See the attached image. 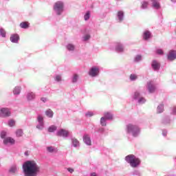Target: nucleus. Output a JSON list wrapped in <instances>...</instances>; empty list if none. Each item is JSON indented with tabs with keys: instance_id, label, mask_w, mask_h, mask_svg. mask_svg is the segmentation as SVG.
<instances>
[{
	"instance_id": "37",
	"label": "nucleus",
	"mask_w": 176,
	"mask_h": 176,
	"mask_svg": "<svg viewBox=\"0 0 176 176\" xmlns=\"http://www.w3.org/2000/svg\"><path fill=\"white\" fill-rule=\"evenodd\" d=\"M138 97H140V92H138V91L135 92L133 98L135 100H137V98H138Z\"/></svg>"
},
{
	"instance_id": "14",
	"label": "nucleus",
	"mask_w": 176,
	"mask_h": 176,
	"mask_svg": "<svg viewBox=\"0 0 176 176\" xmlns=\"http://www.w3.org/2000/svg\"><path fill=\"white\" fill-rule=\"evenodd\" d=\"M151 65H152L153 69H155V71H156V70L159 69V68H160V65L156 60H153Z\"/></svg>"
},
{
	"instance_id": "29",
	"label": "nucleus",
	"mask_w": 176,
	"mask_h": 176,
	"mask_svg": "<svg viewBox=\"0 0 176 176\" xmlns=\"http://www.w3.org/2000/svg\"><path fill=\"white\" fill-rule=\"evenodd\" d=\"M16 137H22L23 136V130L18 129L16 132Z\"/></svg>"
},
{
	"instance_id": "40",
	"label": "nucleus",
	"mask_w": 176,
	"mask_h": 176,
	"mask_svg": "<svg viewBox=\"0 0 176 176\" xmlns=\"http://www.w3.org/2000/svg\"><path fill=\"white\" fill-rule=\"evenodd\" d=\"M1 138H5V137H6V131H1Z\"/></svg>"
},
{
	"instance_id": "3",
	"label": "nucleus",
	"mask_w": 176,
	"mask_h": 176,
	"mask_svg": "<svg viewBox=\"0 0 176 176\" xmlns=\"http://www.w3.org/2000/svg\"><path fill=\"white\" fill-rule=\"evenodd\" d=\"M140 129L137 125H133L129 124L126 125V133L128 134H132L133 137H138L140 134Z\"/></svg>"
},
{
	"instance_id": "34",
	"label": "nucleus",
	"mask_w": 176,
	"mask_h": 176,
	"mask_svg": "<svg viewBox=\"0 0 176 176\" xmlns=\"http://www.w3.org/2000/svg\"><path fill=\"white\" fill-rule=\"evenodd\" d=\"M8 124L10 127H13V126H14V124H16V122H14V120H11L9 121Z\"/></svg>"
},
{
	"instance_id": "45",
	"label": "nucleus",
	"mask_w": 176,
	"mask_h": 176,
	"mask_svg": "<svg viewBox=\"0 0 176 176\" xmlns=\"http://www.w3.org/2000/svg\"><path fill=\"white\" fill-rule=\"evenodd\" d=\"M67 171H69V173H71V174H72V173H74V168H67Z\"/></svg>"
},
{
	"instance_id": "2",
	"label": "nucleus",
	"mask_w": 176,
	"mask_h": 176,
	"mask_svg": "<svg viewBox=\"0 0 176 176\" xmlns=\"http://www.w3.org/2000/svg\"><path fill=\"white\" fill-rule=\"evenodd\" d=\"M126 162L130 164V166L133 168L138 167L141 164V160L138 157H135L134 155H129L125 157Z\"/></svg>"
},
{
	"instance_id": "22",
	"label": "nucleus",
	"mask_w": 176,
	"mask_h": 176,
	"mask_svg": "<svg viewBox=\"0 0 176 176\" xmlns=\"http://www.w3.org/2000/svg\"><path fill=\"white\" fill-rule=\"evenodd\" d=\"M57 130V126H54V125H52L51 126H50L48 128V131L50 133H53V131H56Z\"/></svg>"
},
{
	"instance_id": "1",
	"label": "nucleus",
	"mask_w": 176,
	"mask_h": 176,
	"mask_svg": "<svg viewBox=\"0 0 176 176\" xmlns=\"http://www.w3.org/2000/svg\"><path fill=\"white\" fill-rule=\"evenodd\" d=\"M25 176H36L41 171V166L35 161H28L23 165Z\"/></svg>"
},
{
	"instance_id": "47",
	"label": "nucleus",
	"mask_w": 176,
	"mask_h": 176,
	"mask_svg": "<svg viewBox=\"0 0 176 176\" xmlns=\"http://www.w3.org/2000/svg\"><path fill=\"white\" fill-rule=\"evenodd\" d=\"M41 101H43V102H46V98H42Z\"/></svg>"
},
{
	"instance_id": "20",
	"label": "nucleus",
	"mask_w": 176,
	"mask_h": 176,
	"mask_svg": "<svg viewBox=\"0 0 176 176\" xmlns=\"http://www.w3.org/2000/svg\"><path fill=\"white\" fill-rule=\"evenodd\" d=\"M123 16H124L123 11H118V17L120 21H122L123 20Z\"/></svg>"
},
{
	"instance_id": "9",
	"label": "nucleus",
	"mask_w": 176,
	"mask_h": 176,
	"mask_svg": "<svg viewBox=\"0 0 176 176\" xmlns=\"http://www.w3.org/2000/svg\"><path fill=\"white\" fill-rule=\"evenodd\" d=\"M10 39L12 43H17V42H19V39H20V36L17 34H13L11 35Z\"/></svg>"
},
{
	"instance_id": "41",
	"label": "nucleus",
	"mask_w": 176,
	"mask_h": 176,
	"mask_svg": "<svg viewBox=\"0 0 176 176\" xmlns=\"http://www.w3.org/2000/svg\"><path fill=\"white\" fill-rule=\"evenodd\" d=\"M141 58H142L141 55H138V56L135 57V61H140Z\"/></svg>"
},
{
	"instance_id": "43",
	"label": "nucleus",
	"mask_w": 176,
	"mask_h": 176,
	"mask_svg": "<svg viewBox=\"0 0 176 176\" xmlns=\"http://www.w3.org/2000/svg\"><path fill=\"white\" fill-rule=\"evenodd\" d=\"M94 115L93 112L89 111L86 113V116H88L89 118H91V116H93Z\"/></svg>"
},
{
	"instance_id": "23",
	"label": "nucleus",
	"mask_w": 176,
	"mask_h": 176,
	"mask_svg": "<svg viewBox=\"0 0 176 176\" xmlns=\"http://www.w3.org/2000/svg\"><path fill=\"white\" fill-rule=\"evenodd\" d=\"M16 171H17V167L16 166H12L9 170V172L10 173V174H14Z\"/></svg>"
},
{
	"instance_id": "4",
	"label": "nucleus",
	"mask_w": 176,
	"mask_h": 176,
	"mask_svg": "<svg viewBox=\"0 0 176 176\" xmlns=\"http://www.w3.org/2000/svg\"><path fill=\"white\" fill-rule=\"evenodd\" d=\"M64 10V3L62 1H57L54 6V10H56L57 14L60 15Z\"/></svg>"
},
{
	"instance_id": "28",
	"label": "nucleus",
	"mask_w": 176,
	"mask_h": 176,
	"mask_svg": "<svg viewBox=\"0 0 176 176\" xmlns=\"http://www.w3.org/2000/svg\"><path fill=\"white\" fill-rule=\"evenodd\" d=\"M107 122V120L105 119V118L102 117L100 118V124L102 126H107V122Z\"/></svg>"
},
{
	"instance_id": "25",
	"label": "nucleus",
	"mask_w": 176,
	"mask_h": 176,
	"mask_svg": "<svg viewBox=\"0 0 176 176\" xmlns=\"http://www.w3.org/2000/svg\"><path fill=\"white\" fill-rule=\"evenodd\" d=\"M45 115H47L48 118H53V111L50 109H48L46 111Z\"/></svg>"
},
{
	"instance_id": "38",
	"label": "nucleus",
	"mask_w": 176,
	"mask_h": 176,
	"mask_svg": "<svg viewBox=\"0 0 176 176\" xmlns=\"http://www.w3.org/2000/svg\"><path fill=\"white\" fill-rule=\"evenodd\" d=\"M138 102L140 103V104H144V102H145V98H140V99H139V100H138Z\"/></svg>"
},
{
	"instance_id": "32",
	"label": "nucleus",
	"mask_w": 176,
	"mask_h": 176,
	"mask_svg": "<svg viewBox=\"0 0 176 176\" xmlns=\"http://www.w3.org/2000/svg\"><path fill=\"white\" fill-rule=\"evenodd\" d=\"M67 49H68L69 50H75V46L72 44H69L67 46Z\"/></svg>"
},
{
	"instance_id": "30",
	"label": "nucleus",
	"mask_w": 176,
	"mask_h": 176,
	"mask_svg": "<svg viewBox=\"0 0 176 176\" xmlns=\"http://www.w3.org/2000/svg\"><path fill=\"white\" fill-rule=\"evenodd\" d=\"M84 19L85 21L89 20L90 19V11H87L86 14L84 16Z\"/></svg>"
},
{
	"instance_id": "12",
	"label": "nucleus",
	"mask_w": 176,
	"mask_h": 176,
	"mask_svg": "<svg viewBox=\"0 0 176 176\" xmlns=\"http://www.w3.org/2000/svg\"><path fill=\"white\" fill-rule=\"evenodd\" d=\"M83 141L87 145H91V140L88 135H85L83 136Z\"/></svg>"
},
{
	"instance_id": "8",
	"label": "nucleus",
	"mask_w": 176,
	"mask_h": 176,
	"mask_svg": "<svg viewBox=\"0 0 176 176\" xmlns=\"http://www.w3.org/2000/svg\"><path fill=\"white\" fill-rule=\"evenodd\" d=\"M14 142H16L14 139L11 137L6 138L3 140V144L5 145H8V144H10V145H14Z\"/></svg>"
},
{
	"instance_id": "48",
	"label": "nucleus",
	"mask_w": 176,
	"mask_h": 176,
	"mask_svg": "<svg viewBox=\"0 0 176 176\" xmlns=\"http://www.w3.org/2000/svg\"><path fill=\"white\" fill-rule=\"evenodd\" d=\"M175 113H176V109H173V115H175Z\"/></svg>"
},
{
	"instance_id": "26",
	"label": "nucleus",
	"mask_w": 176,
	"mask_h": 176,
	"mask_svg": "<svg viewBox=\"0 0 176 176\" xmlns=\"http://www.w3.org/2000/svg\"><path fill=\"white\" fill-rule=\"evenodd\" d=\"M72 144L75 148H76V146H79V141L77 140V139H72Z\"/></svg>"
},
{
	"instance_id": "11",
	"label": "nucleus",
	"mask_w": 176,
	"mask_h": 176,
	"mask_svg": "<svg viewBox=\"0 0 176 176\" xmlns=\"http://www.w3.org/2000/svg\"><path fill=\"white\" fill-rule=\"evenodd\" d=\"M68 134V131H66L65 129H60L59 131L57 132V135L58 137H67Z\"/></svg>"
},
{
	"instance_id": "42",
	"label": "nucleus",
	"mask_w": 176,
	"mask_h": 176,
	"mask_svg": "<svg viewBox=\"0 0 176 176\" xmlns=\"http://www.w3.org/2000/svg\"><path fill=\"white\" fill-rule=\"evenodd\" d=\"M55 80H56V82H60L61 81V76H56Z\"/></svg>"
},
{
	"instance_id": "21",
	"label": "nucleus",
	"mask_w": 176,
	"mask_h": 176,
	"mask_svg": "<svg viewBox=\"0 0 176 176\" xmlns=\"http://www.w3.org/2000/svg\"><path fill=\"white\" fill-rule=\"evenodd\" d=\"M104 118L111 120L113 119V117L112 116V114H111V113L106 112V113H104Z\"/></svg>"
},
{
	"instance_id": "10",
	"label": "nucleus",
	"mask_w": 176,
	"mask_h": 176,
	"mask_svg": "<svg viewBox=\"0 0 176 176\" xmlns=\"http://www.w3.org/2000/svg\"><path fill=\"white\" fill-rule=\"evenodd\" d=\"M37 120L40 125H37L36 127L39 130H42L43 129V118L42 116H38L37 118Z\"/></svg>"
},
{
	"instance_id": "39",
	"label": "nucleus",
	"mask_w": 176,
	"mask_h": 176,
	"mask_svg": "<svg viewBox=\"0 0 176 176\" xmlns=\"http://www.w3.org/2000/svg\"><path fill=\"white\" fill-rule=\"evenodd\" d=\"M78 80V74H75L73 77V82L75 83Z\"/></svg>"
},
{
	"instance_id": "16",
	"label": "nucleus",
	"mask_w": 176,
	"mask_h": 176,
	"mask_svg": "<svg viewBox=\"0 0 176 176\" xmlns=\"http://www.w3.org/2000/svg\"><path fill=\"white\" fill-rule=\"evenodd\" d=\"M21 28L27 29L30 27V23L28 22H22L20 23Z\"/></svg>"
},
{
	"instance_id": "46",
	"label": "nucleus",
	"mask_w": 176,
	"mask_h": 176,
	"mask_svg": "<svg viewBox=\"0 0 176 176\" xmlns=\"http://www.w3.org/2000/svg\"><path fill=\"white\" fill-rule=\"evenodd\" d=\"M157 54H163V50H157Z\"/></svg>"
},
{
	"instance_id": "44",
	"label": "nucleus",
	"mask_w": 176,
	"mask_h": 176,
	"mask_svg": "<svg viewBox=\"0 0 176 176\" xmlns=\"http://www.w3.org/2000/svg\"><path fill=\"white\" fill-rule=\"evenodd\" d=\"M90 39V35L87 34L84 36V41H89Z\"/></svg>"
},
{
	"instance_id": "15",
	"label": "nucleus",
	"mask_w": 176,
	"mask_h": 176,
	"mask_svg": "<svg viewBox=\"0 0 176 176\" xmlns=\"http://www.w3.org/2000/svg\"><path fill=\"white\" fill-rule=\"evenodd\" d=\"M149 38H151V32L149 31L144 32L143 34V38L144 39V41H147V39H149Z\"/></svg>"
},
{
	"instance_id": "13",
	"label": "nucleus",
	"mask_w": 176,
	"mask_h": 176,
	"mask_svg": "<svg viewBox=\"0 0 176 176\" xmlns=\"http://www.w3.org/2000/svg\"><path fill=\"white\" fill-rule=\"evenodd\" d=\"M148 89L149 93H155V90H156V87L152 84L151 82L148 83Z\"/></svg>"
},
{
	"instance_id": "17",
	"label": "nucleus",
	"mask_w": 176,
	"mask_h": 176,
	"mask_svg": "<svg viewBox=\"0 0 176 176\" xmlns=\"http://www.w3.org/2000/svg\"><path fill=\"white\" fill-rule=\"evenodd\" d=\"M27 98L29 100V101H31V100H34L35 98V94L33 92H30L27 95Z\"/></svg>"
},
{
	"instance_id": "19",
	"label": "nucleus",
	"mask_w": 176,
	"mask_h": 176,
	"mask_svg": "<svg viewBox=\"0 0 176 176\" xmlns=\"http://www.w3.org/2000/svg\"><path fill=\"white\" fill-rule=\"evenodd\" d=\"M164 105L163 104H160L158 107H157V113H162V112H164Z\"/></svg>"
},
{
	"instance_id": "50",
	"label": "nucleus",
	"mask_w": 176,
	"mask_h": 176,
	"mask_svg": "<svg viewBox=\"0 0 176 176\" xmlns=\"http://www.w3.org/2000/svg\"><path fill=\"white\" fill-rule=\"evenodd\" d=\"M172 2H176V0H171Z\"/></svg>"
},
{
	"instance_id": "35",
	"label": "nucleus",
	"mask_w": 176,
	"mask_h": 176,
	"mask_svg": "<svg viewBox=\"0 0 176 176\" xmlns=\"http://www.w3.org/2000/svg\"><path fill=\"white\" fill-rule=\"evenodd\" d=\"M47 150L48 152H50L51 153H52V152H54V147L53 146L47 147Z\"/></svg>"
},
{
	"instance_id": "6",
	"label": "nucleus",
	"mask_w": 176,
	"mask_h": 176,
	"mask_svg": "<svg viewBox=\"0 0 176 176\" xmlns=\"http://www.w3.org/2000/svg\"><path fill=\"white\" fill-rule=\"evenodd\" d=\"M98 74H100V69L96 67H92L89 72V75L92 77L97 76Z\"/></svg>"
},
{
	"instance_id": "24",
	"label": "nucleus",
	"mask_w": 176,
	"mask_h": 176,
	"mask_svg": "<svg viewBox=\"0 0 176 176\" xmlns=\"http://www.w3.org/2000/svg\"><path fill=\"white\" fill-rule=\"evenodd\" d=\"M116 50L117 52H123L124 49H123V46L120 44H118L116 47Z\"/></svg>"
},
{
	"instance_id": "33",
	"label": "nucleus",
	"mask_w": 176,
	"mask_h": 176,
	"mask_svg": "<svg viewBox=\"0 0 176 176\" xmlns=\"http://www.w3.org/2000/svg\"><path fill=\"white\" fill-rule=\"evenodd\" d=\"M0 33L1 36H3V38H5V36H6V32L5 31V30L0 29Z\"/></svg>"
},
{
	"instance_id": "7",
	"label": "nucleus",
	"mask_w": 176,
	"mask_h": 176,
	"mask_svg": "<svg viewBox=\"0 0 176 176\" xmlns=\"http://www.w3.org/2000/svg\"><path fill=\"white\" fill-rule=\"evenodd\" d=\"M176 58V51L175 50H170L168 54V60L169 61H174Z\"/></svg>"
},
{
	"instance_id": "27",
	"label": "nucleus",
	"mask_w": 176,
	"mask_h": 176,
	"mask_svg": "<svg viewBox=\"0 0 176 176\" xmlns=\"http://www.w3.org/2000/svg\"><path fill=\"white\" fill-rule=\"evenodd\" d=\"M153 7L155 8V9H160V3L157 1H154L153 3Z\"/></svg>"
},
{
	"instance_id": "31",
	"label": "nucleus",
	"mask_w": 176,
	"mask_h": 176,
	"mask_svg": "<svg viewBox=\"0 0 176 176\" xmlns=\"http://www.w3.org/2000/svg\"><path fill=\"white\" fill-rule=\"evenodd\" d=\"M148 3L147 1H143L142 3V8L143 9H146V8H148Z\"/></svg>"
},
{
	"instance_id": "49",
	"label": "nucleus",
	"mask_w": 176,
	"mask_h": 176,
	"mask_svg": "<svg viewBox=\"0 0 176 176\" xmlns=\"http://www.w3.org/2000/svg\"><path fill=\"white\" fill-rule=\"evenodd\" d=\"M25 155L26 156H28V151L25 152Z\"/></svg>"
},
{
	"instance_id": "18",
	"label": "nucleus",
	"mask_w": 176,
	"mask_h": 176,
	"mask_svg": "<svg viewBox=\"0 0 176 176\" xmlns=\"http://www.w3.org/2000/svg\"><path fill=\"white\" fill-rule=\"evenodd\" d=\"M21 92V87H14V89L13 90L14 94L19 95V94H20Z\"/></svg>"
},
{
	"instance_id": "5",
	"label": "nucleus",
	"mask_w": 176,
	"mask_h": 176,
	"mask_svg": "<svg viewBox=\"0 0 176 176\" xmlns=\"http://www.w3.org/2000/svg\"><path fill=\"white\" fill-rule=\"evenodd\" d=\"M10 110L8 108H1L0 109V118H8L10 116Z\"/></svg>"
},
{
	"instance_id": "36",
	"label": "nucleus",
	"mask_w": 176,
	"mask_h": 176,
	"mask_svg": "<svg viewBox=\"0 0 176 176\" xmlns=\"http://www.w3.org/2000/svg\"><path fill=\"white\" fill-rule=\"evenodd\" d=\"M130 79H131V80H135V79H137V75L131 74L130 76Z\"/></svg>"
}]
</instances>
